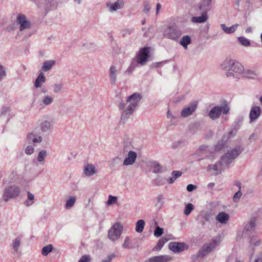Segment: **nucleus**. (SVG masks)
<instances>
[{
  "label": "nucleus",
  "instance_id": "obj_49",
  "mask_svg": "<svg viewBox=\"0 0 262 262\" xmlns=\"http://www.w3.org/2000/svg\"><path fill=\"white\" fill-rule=\"evenodd\" d=\"M34 151V148L32 145H28L25 149V154L28 155H31Z\"/></svg>",
  "mask_w": 262,
  "mask_h": 262
},
{
  "label": "nucleus",
  "instance_id": "obj_16",
  "mask_svg": "<svg viewBox=\"0 0 262 262\" xmlns=\"http://www.w3.org/2000/svg\"><path fill=\"white\" fill-rule=\"evenodd\" d=\"M197 108V103L195 102L190 103L187 106L183 108L181 115L182 117H187L193 114Z\"/></svg>",
  "mask_w": 262,
  "mask_h": 262
},
{
  "label": "nucleus",
  "instance_id": "obj_3",
  "mask_svg": "<svg viewBox=\"0 0 262 262\" xmlns=\"http://www.w3.org/2000/svg\"><path fill=\"white\" fill-rule=\"evenodd\" d=\"M21 193L19 186L16 185H11L6 187L3 190L2 198L7 202L11 199L18 197Z\"/></svg>",
  "mask_w": 262,
  "mask_h": 262
},
{
  "label": "nucleus",
  "instance_id": "obj_20",
  "mask_svg": "<svg viewBox=\"0 0 262 262\" xmlns=\"http://www.w3.org/2000/svg\"><path fill=\"white\" fill-rule=\"evenodd\" d=\"M196 14L198 16H193L191 18V21L193 23L196 24H201L204 23L207 21L208 19V14L203 13H199L198 12H196Z\"/></svg>",
  "mask_w": 262,
  "mask_h": 262
},
{
  "label": "nucleus",
  "instance_id": "obj_46",
  "mask_svg": "<svg viewBox=\"0 0 262 262\" xmlns=\"http://www.w3.org/2000/svg\"><path fill=\"white\" fill-rule=\"evenodd\" d=\"M118 198L115 196L110 195L108 196V200L106 202L107 205H112L117 203Z\"/></svg>",
  "mask_w": 262,
  "mask_h": 262
},
{
  "label": "nucleus",
  "instance_id": "obj_29",
  "mask_svg": "<svg viewBox=\"0 0 262 262\" xmlns=\"http://www.w3.org/2000/svg\"><path fill=\"white\" fill-rule=\"evenodd\" d=\"M242 73H243V77L244 78L250 79H256L258 77V74L255 71L251 70H244Z\"/></svg>",
  "mask_w": 262,
  "mask_h": 262
},
{
  "label": "nucleus",
  "instance_id": "obj_33",
  "mask_svg": "<svg viewBox=\"0 0 262 262\" xmlns=\"http://www.w3.org/2000/svg\"><path fill=\"white\" fill-rule=\"evenodd\" d=\"M256 227V219L252 218L250 221L246 224L244 227V230L246 231H253Z\"/></svg>",
  "mask_w": 262,
  "mask_h": 262
},
{
  "label": "nucleus",
  "instance_id": "obj_64",
  "mask_svg": "<svg viewBox=\"0 0 262 262\" xmlns=\"http://www.w3.org/2000/svg\"><path fill=\"white\" fill-rule=\"evenodd\" d=\"M257 137V134H256L255 133H253L252 134H251L250 135L249 140L250 141V142H252L255 141L256 140Z\"/></svg>",
  "mask_w": 262,
  "mask_h": 262
},
{
  "label": "nucleus",
  "instance_id": "obj_30",
  "mask_svg": "<svg viewBox=\"0 0 262 262\" xmlns=\"http://www.w3.org/2000/svg\"><path fill=\"white\" fill-rule=\"evenodd\" d=\"M202 215H203V219L202 224L205 225V222L210 223L213 220L214 213L212 211L210 210L204 212L203 213H202Z\"/></svg>",
  "mask_w": 262,
  "mask_h": 262
},
{
  "label": "nucleus",
  "instance_id": "obj_52",
  "mask_svg": "<svg viewBox=\"0 0 262 262\" xmlns=\"http://www.w3.org/2000/svg\"><path fill=\"white\" fill-rule=\"evenodd\" d=\"M242 193L241 190H238L236 192L233 196V201L235 203H237L239 201V199L242 196Z\"/></svg>",
  "mask_w": 262,
  "mask_h": 262
},
{
  "label": "nucleus",
  "instance_id": "obj_45",
  "mask_svg": "<svg viewBox=\"0 0 262 262\" xmlns=\"http://www.w3.org/2000/svg\"><path fill=\"white\" fill-rule=\"evenodd\" d=\"M193 209V205L191 203H188L185 207L184 213L186 215H188Z\"/></svg>",
  "mask_w": 262,
  "mask_h": 262
},
{
  "label": "nucleus",
  "instance_id": "obj_60",
  "mask_svg": "<svg viewBox=\"0 0 262 262\" xmlns=\"http://www.w3.org/2000/svg\"><path fill=\"white\" fill-rule=\"evenodd\" d=\"M90 260V258L89 256L83 255L81 257V258L79 259L78 262H88Z\"/></svg>",
  "mask_w": 262,
  "mask_h": 262
},
{
  "label": "nucleus",
  "instance_id": "obj_56",
  "mask_svg": "<svg viewBox=\"0 0 262 262\" xmlns=\"http://www.w3.org/2000/svg\"><path fill=\"white\" fill-rule=\"evenodd\" d=\"M207 148V146H206V145H201L200 147L199 150L197 151V152L196 154H195L194 155V156H196V157H198V156H201L202 155L201 154H200L199 152L202 151L206 150Z\"/></svg>",
  "mask_w": 262,
  "mask_h": 262
},
{
  "label": "nucleus",
  "instance_id": "obj_5",
  "mask_svg": "<svg viewBox=\"0 0 262 262\" xmlns=\"http://www.w3.org/2000/svg\"><path fill=\"white\" fill-rule=\"evenodd\" d=\"M181 35V30L175 24L168 26L164 29L163 32V35L165 37L174 40L178 39Z\"/></svg>",
  "mask_w": 262,
  "mask_h": 262
},
{
  "label": "nucleus",
  "instance_id": "obj_44",
  "mask_svg": "<svg viewBox=\"0 0 262 262\" xmlns=\"http://www.w3.org/2000/svg\"><path fill=\"white\" fill-rule=\"evenodd\" d=\"M7 75L6 68L0 63V82L5 79Z\"/></svg>",
  "mask_w": 262,
  "mask_h": 262
},
{
  "label": "nucleus",
  "instance_id": "obj_17",
  "mask_svg": "<svg viewBox=\"0 0 262 262\" xmlns=\"http://www.w3.org/2000/svg\"><path fill=\"white\" fill-rule=\"evenodd\" d=\"M120 69L115 66H111L108 71V77L112 84H114L117 80V76L120 73Z\"/></svg>",
  "mask_w": 262,
  "mask_h": 262
},
{
  "label": "nucleus",
  "instance_id": "obj_40",
  "mask_svg": "<svg viewBox=\"0 0 262 262\" xmlns=\"http://www.w3.org/2000/svg\"><path fill=\"white\" fill-rule=\"evenodd\" d=\"M145 225V223L143 220H138L136 223V231L138 233H141Z\"/></svg>",
  "mask_w": 262,
  "mask_h": 262
},
{
  "label": "nucleus",
  "instance_id": "obj_57",
  "mask_svg": "<svg viewBox=\"0 0 262 262\" xmlns=\"http://www.w3.org/2000/svg\"><path fill=\"white\" fill-rule=\"evenodd\" d=\"M150 10V5L148 3H146L144 5L143 12L146 14H149Z\"/></svg>",
  "mask_w": 262,
  "mask_h": 262
},
{
  "label": "nucleus",
  "instance_id": "obj_47",
  "mask_svg": "<svg viewBox=\"0 0 262 262\" xmlns=\"http://www.w3.org/2000/svg\"><path fill=\"white\" fill-rule=\"evenodd\" d=\"M239 42L244 46L247 47L250 44V41L244 37H240L238 38Z\"/></svg>",
  "mask_w": 262,
  "mask_h": 262
},
{
  "label": "nucleus",
  "instance_id": "obj_32",
  "mask_svg": "<svg viewBox=\"0 0 262 262\" xmlns=\"http://www.w3.org/2000/svg\"><path fill=\"white\" fill-rule=\"evenodd\" d=\"M220 241L217 240H213L209 245H204L203 248L205 249L207 253H209L214 249L216 246L219 245Z\"/></svg>",
  "mask_w": 262,
  "mask_h": 262
},
{
  "label": "nucleus",
  "instance_id": "obj_15",
  "mask_svg": "<svg viewBox=\"0 0 262 262\" xmlns=\"http://www.w3.org/2000/svg\"><path fill=\"white\" fill-rule=\"evenodd\" d=\"M40 4L39 8L43 9L46 11L52 10L57 7V3L55 0H40Z\"/></svg>",
  "mask_w": 262,
  "mask_h": 262
},
{
  "label": "nucleus",
  "instance_id": "obj_22",
  "mask_svg": "<svg viewBox=\"0 0 262 262\" xmlns=\"http://www.w3.org/2000/svg\"><path fill=\"white\" fill-rule=\"evenodd\" d=\"M260 113L261 108L259 106H255L252 107L249 114L250 122H252L256 120L260 116Z\"/></svg>",
  "mask_w": 262,
  "mask_h": 262
},
{
  "label": "nucleus",
  "instance_id": "obj_51",
  "mask_svg": "<svg viewBox=\"0 0 262 262\" xmlns=\"http://www.w3.org/2000/svg\"><path fill=\"white\" fill-rule=\"evenodd\" d=\"M221 165L220 164V163L219 164L217 162L215 163L214 164H211L209 165L208 166V170L211 171L212 170H213L214 171H218L219 170V166Z\"/></svg>",
  "mask_w": 262,
  "mask_h": 262
},
{
  "label": "nucleus",
  "instance_id": "obj_39",
  "mask_svg": "<svg viewBox=\"0 0 262 262\" xmlns=\"http://www.w3.org/2000/svg\"><path fill=\"white\" fill-rule=\"evenodd\" d=\"M245 7L246 8V10H245V12L244 13V18H246L252 11L253 4L250 2V0H246L245 1Z\"/></svg>",
  "mask_w": 262,
  "mask_h": 262
},
{
  "label": "nucleus",
  "instance_id": "obj_48",
  "mask_svg": "<svg viewBox=\"0 0 262 262\" xmlns=\"http://www.w3.org/2000/svg\"><path fill=\"white\" fill-rule=\"evenodd\" d=\"M53 92L55 93H58L63 89V84L61 83H54L53 85Z\"/></svg>",
  "mask_w": 262,
  "mask_h": 262
},
{
  "label": "nucleus",
  "instance_id": "obj_28",
  "mask_svg": "<svg viewBox=\"0 0 262 262\" xmlns=\"http://www.w3.org/2000/svg\"><path fill=\"white\" fill-rule=\"evenodd\" d=\"M239 26V24H235L231 26L230 27H227L225 24H223L221 25V27L225 33L227 34H231L235 31Z\"/></svg>",
  "mask_w": 262,
  "mask_h": 262
},
{
  "label": "nucleus",
  "instance_id": "obj_10",
  "mask_svg": "<svg viewBox=\"0 0 262 262\" xmlns=\"http://www.w3.org/2000/svg\"><path fill=\"white\" fill-rule=\"evenodd\" d=\"M169 249L174 253H180L187 250L188 246L184 243L170 242L168 244Z\"/></svg>",
  "mask_w": 262,
  "mask_h": 262
},
{
  "label": "nucleus",
  "instance_id": "obj_2",
  "mask_svg": "<svg viewBox=\"0 0 262 262\" xmlns=\"http://www.w3.org/2000/svg\"><path fill=\"white\" fill-rule=\"evenodd\" d=\"M221 68L224 71H231L235 74H241L244 72L242 64L234 59L227 58L221 64Z\"/></svg>",
  "mask_w": 262,
  "mask_h": 262
},
{
  "label": "nucleus",
  "instance_id": "obj_63",
  "mask_svg": "<svg viewBox=\"0 0 262 262\" xmlns=\"http://www.w3.org/2000/svg\"><path fill=\"white\" fill-rule=\"evenodd\" d=\"M254 262H262V252L256 255Z\"/></svg>",
  "mask_w": 262,
  "mask_h": 262
},
{
  "label": "nucleus",
  "instance_id": "obj_7",
  "mask_svg": "<svg viewBox=\"0 0 262 262\" xmlns=\"http://www.w3.org/2000/svg\"><path fill=\"white\" fill-rule=\"evenodd\" d=\"M123 231V226L120 223H115L108 230L107 237L112 242L118 240Z\"/></svg>",
  "mask_w": 262,
  "mask_h": 262
},
{
  "label": "nucleus",
  "instance_id": "obj_25",
  "mask_svg": "<svg viewBox=\"0 0 262 262\" xmlns=\"http://www.w3.org/2000/svg\"><path fill=\"white\" fill-rule=\"evenodd\" d=\"M134 147L132 145L131 139H125L123 141L122 150L120 151L121 155L122 153L129 152V151H133Z\"/></svg>",
  "mask_w": 262,
  "mask_h": 262
},
{
  "label": "nucleus",
  "instance_id": "obj_41",
  "mask_svg": "<svg viewBox=\"0 0 262 262\" xmlns=\"http://www.w3.org/2000/svg\"><path fill=\"white\" fill-rule=\"evenodd\" d=\"M41 101L44 105L47 106L51 105L53 102L54 98L51 96L46 95L42 97Z\"/></svg>",
  "mask_w": 262,
  "mask_h": 262
},
{
  "label": "nucleus",
  "instance_id": "obj_58",
  "mask_svg": "<svg viewBox=\"0 0 262 262\" xmlns=\"http://www.w3.org/2000/svg\"><path fill=\"white\" fill-rule=\"evenodd\" d=\"M227 72L226 73V75L228 77H232L233 78H237V77L236 76V74L233 72L231 71H226Z\"/></svg>",
  "mask_w": 262,
  "mask_h": 262
},
{
  "label": "nucleus",
  "instance_id": "obj_59",
  "mask_svg": "<svg viewBox=\"0 0 262 262\" xmlns=\"http://www.w3.org/2000/svg\"><path fill=\"white\" fill-rule=\"evenodd\" d=\"M171 175L175 179H177L182 175V172L180 171L175 170L172 172Z\"/></svg>",
  "mask_w": 262,
  "mask_h": 262
},
{
  "label": "nucleus",
  "instance_id": "obj_18",
  "mask_svg": "<svg viewBox=\"0 0 262 262\" xmlns=\"http://www.w3.org/2000/svg\"><path fill=\"white\" fill-rule=\"evenodd\" d=\"M124 3L123 0H117L114 3H107L106 7L110 12H115L123 8Z\"/></svg>",
  "mask_w": 262,
  "mask_h": 262
},
{
  "label": "nucleus",
  "instance_id": "obj_6",
  "mask_svg": "<svg viewBox=\"0 0 262 262\" xmlns=\"http://www.w3.org/2000/svg\"><path fill=\"white\" fill-rule=\"evenodd\" d=\"M230 111V107L227 104H224L221 106H215L212 107L209 113V116L212 120L218 119L222 113L224 115L227 114Z\"/></svg>",
  "mask_w": 262,
  "mask_h": 262
},
{
  "label": "nucleus",
  "instance_id": "obj_13",
  "mask_svg": "<svg viewBox=\"0 0 262 262\" xmlns=\"http://www.w3.org/2000/svg\"><path fill=\"white\" fill-rule=\"evenodd\" d=\"M39 127L42 133H47L52 130V120L49 118H43L40 121Z\"/></svg>",
  "mask_w": 262,
  "mask_h": 262
},
{
  "label": "nucleus",
  "instance_id": "obj_54",
  "mask_svg": "<svg viewBox=\"0 0 262 262\" xmlns=\"http://www.w3.org/2000/svg\"><path fill=\"white\" fill-rule=\"evenodd\" d=\"M163 195L162 194H160L157 196V203L156 206L159 205V207H161L164 204L163 201Z\"/></svg>",
  "mask_w": 262,
  "mask_h": 262
},
{
  "label": "nucleus",
  "instance_id": "obj_53",
  "mask_svg": "<svg viewBox=\"0 0 262 262\" xmlns=\"http://www.w3.org/2000/svg\"><path fill=\"white\" fill-rule=\"evenodd\" d=\"M224 141L223 140H221L219 141L217 144L215 145L214 150L215 151H219L224 147Z\"/></svg>",
  "mask_w": 262,
  "mask_h": 262
},
{
  "label": "nucleus",
  "instance_id": "obj_21",
  "mask_svg": "<svg viewBox=\"0 0 262 262\" xmlns=\"http://www.w3.org/2000/svg\"><path fill=\"white\" fill-rule=\"evenodd\" d=\"M172 260L171 256L167 255L156 256L149 258L147 262H169Z\"/></svg>",
  "mask_w": 262,
  "mask_h": 262
},
{
  "label": "nucleus",
  "instance_id": "obj_8",
  "mask_svg": "<svg viewBox=\"0 0 262 262\" xmlns=\"http://www.w3.org/2000/svg\"><path fill=\"white\" fill-rule=\"evenodd\" d=\"M150 47H145L140 49L136 55L138 64L140 66L146 64L149 57Z\"/></svg>",
  "mask_w": 262,
  "mask_h": 262
},
{
  "label": "nucleus",
  "instance_id": "obj_42",
  "mask_svg": "<svg viewBox=\"0 0 262 262\" xmlns=\"http://www.w3.org/2000/svg\"><path fill=\"white\" fill-rule=\"evenodd\" d=\"M168 241V239L166 238H162L160 239L157 244L156 246L153 249L154 251H159L160 250L164 244Z\"/></svg>",
  "mask_w": 262,
  "mask_h": 262
},
{
  "label": "nucleus",
  "instance_id": "obj_50",
  "mask_svg": "<svg viewBox=\"0 0 262 262\" xmlns=\"http://www.w3.org/2000/svg\"><path fill=\"white\" fill-rule=\"evenodd\" d=\"M163 233V229L159 226H157L154 231V235L156 237H159Z\"/></svg>",
  "mask_w": 262,
  "mask_h": 262
},
{
  "label": "nucleus",
  "instance_id": "obj_9",
  "mask_svg": "<svg viewBox=\"0 0 262 262\" xmlns=\"http://www.w3.org/2000/svg\"><path fill=\"white\" fill-rule=\"evenodd\" d=\"M122 155L123 157H125L123 163L124 166L133 165L137 157V153L134 151H129V152L122 153Z\"/></svg>",
  "mask_w": 262,
  "mask_h": 262
},
{
  "label": "nucleus",
  "instance_id": "obj_55",
  "mask_svg": "<svg viewBox=\"0 0 262 262\" xmlns=\"http://www.w3.org/2000/svg\"><path fill=\"white\" fill-rule=\"evenodd\" d=\"M207 254V252L205 251V249L202 247V248L201 250H200L197 253L196 257H203Z\"/></svg>",
  "mask_w": 262,
  "mask_h": 262
},
{
  "label": "nucleus",
  "instance_id": "obj_31",
  "mask_svg": "<svg viewBox=\"0 0 262 262\" xmlns=\"http://www.w3.org/2000/svg\"><path fill=\"white\" fill-rule=\"evenodd\" d=\"M45 81L46 77L45 75L42 72H41L35 80L34 86L36 88H40Z\"/></svg>",
  "mask_w": 262,
  "mask_h": 262
},
{
  "label": "nucleus",
  "instance_id": "obj_4",
  "mask_svg": "<svg viewBox=\"0 0 262 262\" xmlns=\"http://www.w3.org/2000/svg\"><path fill=\"white\" fill-rule=\"evenodd\" d=\"M243 148L240 146L229 150L226 154L221 157L220 164L222 165H228L231 163L232 160L235 159L243 151Z\"/></svg>",
  "mask_w": 262,
  "mask_h": 262
},
{
  "label": "nucleus",
  "instance_id": "obj_12",
  "mask_svg": "<svg viewBox=\"0 0 262 262\" xmlns=\"http://www.w3.org/2000/svg\"><path fill=\"white\" fill-rule=\"evenodd\" d=\"M16 23L20 25L19 31H23L25 29L30 28L31 23L27 19L24 14H19L18 15Z\"/></svg>",
  "mask_w": 262,
  "mask_h": 262
},
{
  "label": "nucleus",
  "instance_id": "obj_14",
  "mask_svg": "<svg viewBox=\"0 0 262 262\" xmlns=\"http://www.w3.org/2000/svg\"><path fill=\"white\" fill-rule=\"evenodd\" d=\"M212 0H202L196 12L207 14L208 12L211 9Z\"/></svg>",
  "mask_w": 262,
  "mask_h": 262
},
{
  "label": "nucleus",
  "instance_id": "obj_37",
  "mask_svg": "<svg viewBox=\"0 0 262 262\" xmlns=\"http://www.w3.org/2000/svg\"><path fill=\"white\" fill-rule=\"evenodd\" d=\"M76 201V196H70L66 201L65 204V208L67 209H69L74 206Z\"/></svg>",
  "mask_w": 262,
  "mask_h": 262
},
{
  "label": "nucleus",
  "instance_id": "obj_38",
  "mask_svg": "<svg viewBox=\"0 0 262 262\" xmlns=\"http://www.w3.org/2000/svg\"><path fill=\"white\" fill-rule=\"evenodd\" d=\"M47 152L45 150H40L37 156L36 159L37 162L40 164H42L45 162V158L47 157Z\"/></svg>",
  "mask_w": 262,
  "mask_h": 262
},
{
  "label": "nucleus",
  "instance_id": "obj_23",
  "mask_svg": "<svg viewBox=\"0 0 262 262\" xmlns=\"http://www.w3.org/2000/svg\"><path fill=\"white\" fill-rule=\"evenodd\" d=\"M229 219V214L225 212H221L215 216V220L220 223L223 224H226L228 222Z\"/></svg>",
  "mask_w": 262,
  "mask_h": 262
},
{
  "label": "nucleus",
  "instance_id": "obj_36",
  "mask_svg": "<svg viewBox=\"0 0 262 262\" xmlns=\"http://www.w3.org/2000/svg\"><path fill=\"white\" fill-rule=\"evenodd\" d=\"M191 38L188 35H185L182 37L180 40V45L184 47V49H187V46L191 43Z\"/></svg>",
  "mask_w": 262,
  "mask_h": 262
},
{
  "label": "nucleus",
  "instance_id": "obj_27",
  "mask_svg": "<svg viewBox=\"0 0 262 262\" xmlns=\"http://www.w3.org/2000/svg\"><path fill=\"white\" fill-rule=\"evenodd\" d=\"M150 166L152 171L155 173H160L163 172L162 166L157 161H154L151 162Z\"/></svg>",
  "mask_w": 262,
  "mask_h": 262
},
{
  "label": "nucleus",
  "instance_id": "obj_19",
  "mask_svg": "<svg viewBox=\"0 0 262 262\" xmlns=\"http://www.w3.org/2000/svg\"><path fill=\"white\" fill-rule=\"evenodd\" d=\"M21 237L20 236L16 237L12 240L10 245L11 252L13 255H16L18 253L19 248L21 244Z\"/></svg>",
  "mask_w": 262,
  "mask_h": 262
},
{
  "label": "nucleus",
  "instance_id": "obj_26",
  "mask_svg": "<svg viewBox=\"0 0 262 262\" xmlns=\"http://www.w3.org/2000/svg\"><path fill=\"white\" fill-rule=\"evenodd\" d=\"M122 248L124 249H131L134 248H138L139 245L137 243L134 245H131V239L129 237L126 236L125 238L124 243L122 245Z\"/></svg>",
  "mask_w": 262,
  "mask_h": 262
},
{
  "label": "nucleus",
  "instance_id": "obj_11",
  "mask_svg": "<svg viewBox=\"0 0 262 262\" xmlns=\"http://www.w3.org/2000/svg\"><path fill=\"white\" fill-rule=\"evenodd\" d=\"M37 128L33 129L27 135V140L29 143L33 144L34 146L40 143L42 141V138L36 132Z\"/></svg>",
  "mask_w": 262,
  "mask_h": 262
},
{
  "label": "nucleus",
  "instance_id": "obj_34",
  "mask_svg": "<svg viewBox=\"0 0 262 262\" xmlns=\"http://www.w3.org/2000/svg\"><path fill=\"white\" fill-rule=\"evenodd\" d=\"M34 195L30 191L27 192V199L24 202V205L29 207L34 203Z\"/></svg>",
  "mask_w": 262,
  "mask_h": 262
},
{
  "label": "nucleus",
  "instance_id": "obj_24",
  "mask_svg": "<svg viewBox=\"0 0 262 262\" xmlns=\"http://www.w3.org/2000/svg\"><path fill=\"white\" fill-rule=\"evenodd\" d=\"M83 171L85 176L91 177L95 174L97 170L94 165L87 164L84 168Z\"/></svg>",
  "mask_w": 262,
  "mask_h": 262
},
{
  "label": "nucleus",
  "instance_id": "obj_61",
  "mask_svg": "<svg viewBox=\"0 0 262 262\" xmlns=\"http://www.w3.org/2000/svg\"><path fill=\"white\" fill-rule=\"evenodd\" d=\"M9 111H10V109H9V107H3L1 109L0 116L4 115L6 113L9 112Z\"/></svg>",
  "mask_w": 262,
  "mask_h": 262
},
{
  "label": "nucleus",
  "instance_id": "obj_62",
  "mask_svg": "<svg viewBox=\"0 0 262 262\" xmlns=\"http://www.w3.org/2000/svg\"><path fill=\"white\" fill-rule=\"evenodd\" d=\"M196 188V186L193 184H189L187 186V190L189 192H191L195 190Z\"/></svg>",
  "mask_w": 262,
  "mask_h": 262
},
{
  "label": "nucleus",
  "instance_id": "obj_43",
  "mask_svg": "<svg viewBox=\"0 0 262 262\" xmlns=\"http://www.w3.org/2000/svg\"><path fill=\"white\" fill-rule=\"evenodd\" d=\"M53 247L52 245H48L42 248L41 253L43 255L47 256L53 250Z\"/></svg>",
  "mask_w": 262,
  "mask_h": 262
},
{
  "label": "nucleus",
  "instance_id": "obj_35",
  "mask_svg": "<svg viewBox=\"0 0 262 262\" xmlns=\"http://www.w3.org/2000/svg\"><path fill=\"white\" fill-rule=\"evenodd\" d=\"M56 61L53 60L45 61L42 67V70L44 72L49 71L55 64Z\"/></svg>",
  "mask_w": 262,
  "mask_h": 262
},
{
  "label": "nucleus",
  "instance_id": "obj_1",
  "mask_svg": "<svg viewBox=\"0 0 262 262\" xmlns=\"http://www.w3.org/2000/svg\"><path fill=\"white\" fill-rule=\"evenodd\" d=\"M141 98L142 97L140 94L135 93L127 98L125 103L121 102L120 103L119 108L122 111L120 119L121 123H124L129 118Z\"/></svg>",
  "mask_w": 262,
  "mask_h": 262
}]
</instances>
